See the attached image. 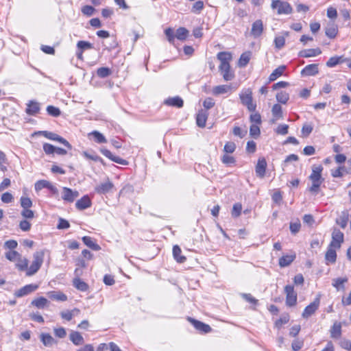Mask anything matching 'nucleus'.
<instances>
[{"label": "nucleus", "instance_id": "f257e3e1", "mask_svg": "<svg viewBox=\"0 0 351 351\" xmlns=\"http://www.w3.org/2000/svg\"><path fill=\"white\" fill-rule=\"evenodd\" d=\"M322 171L323 167L320 165L312 166V172L309 176V180L311 181L312 185L308 190L313 194L318 193L319 187L324 180L322 177Z\"/></svg>", "mask_w": 351, "mask_h": 351}, {"label": "nucleus", "instance_id": "f03ea898", "mask_svg": "<svg viewBox=\"0 0 351 351\" xmlns=\"http://www.w3.org/2000/svg\"><path fill=\"white\" fill-rule=\"evenodd\" d=\"M45 250H40L36 252L34 255L33 258L34 260L29 266L28 267L27 271L26 272V275L28 276H31L34 275L40 268L45 256Z\"/></svg>", "mask_w": 351, "mask_h": 351}, {"label": "nucleus", "instance_id": "7ed1b4c3", "mask_svg": "<svg viewBox=\"0 0 351 351\" xmlns=\"http://www.w3.org/2000/svg\"><path fill=\"white\" fill-rule=\"evenodd\" d=\"M239 98L241 104L246 106L249 111L255 112L256 104L253 102L252 91L250 88L242 90L239 94Z\"/></svg>", "mask_w": 351, "mask_h": 351}, {"label": "nucleus", "instance_id": "20e7f679", "mask_svg": "<svg viewBox=\"0 0 351 351\" xmlns=\"http://www.w3.org/2000/svg\"><path fill=\"white\" fill-rule=\"evenodd\" d=\"M271 8L273 10H277L278 14H289L293 12L291 5L288 2L282 0H273Z\"/></svg>", "mask_w": 351, "mask_h": 351}, {"label": "nucleus", "instance_id": "39448f33", "mask_svg": "<svg viewBox=\"0 0 351 351\" xmlns=\"http://www.w3.org/2000/svg\"><path fill=\"white\" fill-rule=\"evenodd\" d=\"M344 241L343 233L337 228H333L332 230V240L330 243V246L337 247V249L341 247V244Z\"/></svg>", "mask_w": 351, "mask_h": 351}, {"label": "nucleus", "instance_id": "423d86ee", "mask_svg": "<svg viewBox=\"0 0 351 351\" xmlns=\"http://www.w3.org/2000/svg\"><path fill=\"white\" fill-rule=\"evenodd\" d=\"M38 134H42L45 138L58 141L62 144H63L65 147H66L69 149H71L72 146L67 141L65 138L61 137L60 136L58 135L56 133L48 132V131H40L38 132Z\"/></svg>", "mask_w": 351, "mask_h": 351}, {"label": "nucleus", "instance_id": "0eeeda50", "mask_svg": "<svg viewBox=\"0 0 351 351\" xmlns=\"http://www.w3.org/2000/svg\"><path fill=\"white\" fill-rule=\"evenodd\" d=\"M286 293V304L289 306H293L297 302V293L294 291L293 286L287 285L285 287Z\"/></svg>", "mask_w": 351, "mask_h": 351}, {"label": "nucleus", "instance_id": "6e6552de", "mask_svg": "<svg viewBox=\"0 0 351 351\" xmlns=\"http://www.w3.org/2000/svg\"><path fill=\"white\" fill-rule=\"evenodd\" d=\"M320 300L319 298L315 299V300L311 302L309 305L306 306L304 308L302 316L303 318L307 319L313 315L315 311L318 309L319 306Z\"/></svg>", "mask_w": 351, "mask_h": 351}, {"label": "nucleus", "instance_id": "1a4fd4ad", "mask_svg": "<svg viewBox=\"0 0 351 351\" xmlns=\"http://www.w3.org/2000/svg\"><path fill=\"white\" fill-rule=\"evenodd\" d=\"M62 198L68 202H73L75 199L79 196V192L77 191H73L67 187L62 188Z\"/></svg>", "mask_w": 351, "mask_h": 351}, {"label": "nucleus", "instance_id": "9d476101", "mask_svg": "<svg viewBox=\"0 0 351 351\" xmlns=\"http://www.w3.org/2000/svg\"><path fill=\"white\" fill-rule=\"evenodd\" d=\"M38 288V285L36 284H29L23 287H21L20 289H19L15 293V296L18 298H21L25 295H27L36 290H37Z\"/></svg>", "mask_w": 351, "mask_h": 351}, {"label": "nucleus", "instance_id": "9b49d317", "mask_svg": "<svg viewBox=\"0 0 351 351\" xmlns=\"http://www.w3.org/2000/svg\"><path fill=\"white\" fill-rule=\"evenodd\" d=\"M263 23L262 20L258 19L255 21L252 25L251 28V35L254 38H258L261 36L263 32Z\"/></svg>", "mask_w": 351, "mask_h": 351}, {"label": "nucleus", "instance_id": "f8f14e48", "mask_svg": "<svg viewBox=\"0 0 351 351\" xmlns=\"http://www.w3.org/2000/svg\"><path fill=\"white\" fill-rule=\"evenodd\" d=\"M189 322L193 324L195 328L203 333H208L212 330L211 327L200 321L195 320L193 318H189Z\"/></svg>", "mask_w": 351, "mask_h": 351}, {"label": "nucleus", "instance_id": "ddd939ff", "mask_svg": "<svg viewBox=\"0 0 351 351\" xmlns=\"http://www.w3.org/2000/svg\"><path fill=\"white\" fill-rule=\"evenodd\" d=\"M101 152L102 153L103 155H104L106 157H107L108 158H109L110 160H111L112 161H113L114 162H117L120 165H127L128 164V162L125 160H124L119 156H116L113 155L111 153V152L107 149H101Z\"/></svg>", "mask_w": 351, "mask_h": 351}, {"label": "nucleus", "instance_id": "4468645a", "mask_svg": "<svg viewBox=\"0 0 351 351\" xmlns=\"http://www.w3.org/2000/svg\"><path fill=\"white\" fill-rule=\"evenodd\" d=\"M112 187L113 184L110 181L107 180L97 185L95 187V191L99 194H106L108 193Z\"/></svg>", "mask_w": 351, "mask_h": 351}, {"label": "nucleus", "instance_id": "2eb2a0df", "mask_svg": "<svg viewBox=\"0 0 351 351\" xmlns=\"http://www.w3.org/2000/svg\"><path fill=\"white\" fill-rule=\"evenodd\" d=\"M318 64H312L306 66L301 71L303 76H313L318 73Z\"/></svg>", "mask_w": 351, "mask_h": 351}, {"label": "nucleus", "instance_id": "dca6fc26", "mask_svg": "<svg viewBox=\"0 0 351 351\" xmlns=\"http://www.w3.org/2000/svg\"><path fill=\"white\" fill-rule=\"evenodd\" d=\"M267 162L264 158H259L256 166V173L260 178H263L265 174Z\"/></svg>", "mask_w": 351, "mask_h": 351}, {"label": "nucleus", "instance_id": "f3484780", "mask_svg": "<svg viewBox=\"0 0 351 351\" xmlns=\"http://www.w3.org/2000/svg\"><path fill=\"white\" fill-rule=\"evenodd\" d=\"M322 51L319 48L308 49L300 51L298 53L299 56L303 58H311L321 54Z\"/></svg>", "mask_w": 351, "mask_h": 351}, {"label": "nucleus", "instance_id": "a211bd4d", "mask_svg": "<svg viewBox=\"0 0 351 351\" xmlns=\"http://www.w3.org/2000/svg\"><path fill=\"white\" fill-rule=\"evenodd\" d=\"M91 206V201L88 195L83 196L75 203V206L78 210H84Z\"/></svg>", "mask_w": 351, "mask_h": 351}, {"label": "nucleus", "instance_id": "6ab92c4d", "mask_svg": "<svg viewBox=\"0 0 351 351\" xmlns=\"http://www.w3.org/2000/svg\"><path fill=\"white\" fill-rule=\"evenodd\" d=\"M296 255L295 253L291 254H286L282 256L279 259V265L280 267H285L291 265V263L295 260Z\"/></svg>", "mask_w": 351, "mask_h": 351}, {"label": "nucleus", "instance_id": "aec40b11", "mask_svg": "<svg viewBox=\"0 0 351 351\" xmlns=\"http://www.w3.org/2000/svg\"><path fill=\"white\" fill-rule=\"evenodd\" d=\"M47 295L51 300L56 301L64 302L67 300V296L61 291H49L47 293Z\"/></svg>", "mask_w": 351, "mask_h": 351}, {"label": "nucleus", "instance_id": "412c9836", "mask_svg": "<svg viewBox=\"0 0 351 351\" xmlns=\"http://www.w3.org/2000/svg\"><path fill=\"white\" fill-rule=\"evenodd\" d=\"M208 113L204 110H201L197 114L196 123L200 128H204L206 125V122L208 118Z\"/></svg>", "mask_w": 351, "mask_h": 351}, {"label": "nucleus", "instance_id": "4be33fe9", "mask_svg": "<svg viewBox=\"0 0 351 351\" xmlns=\"http://www.w3.org/2000/svg\"><path fill=\"white\" fill-rule=\"evenodd\" d=\"M349 219V214L347 210L341 212L339 217L336 219V223L338 224L341 228L344 229L348 224Z\"/></svg>", "mask_w": 351, "mask_h": 351}, {"label": "nucleus", "instance_id": "5701e85b", "mask_svg": "<svg viewBox=\"0 0 351 351\" xmlns=\"http://www.w3.org/2000/svg\"><path fill=\"white\" fill-rule=\"evenodd\" d=\"M82 241L87 247L92 249L93 250L99 251L101 250L100 246L90 237H83Z\"/></svg>", "mask_w": 351, "mask_h": 351}, {"label": "nucleus", "instance_id": "b1692460", "mask_svg": "<svg viewBox=\"0 0 351 351\" xmlns=\"http://www.w3.org/2000/svg\"><path fill=\"white\" fill-rule=\"evenodd\" d=\"M165 104L171 106H175L177 108H181L183 106L184 101L180 97H169L165 101Z\"/></svg>", "mask_w": 351, "mask_h": 351}, {"label": "nucleus", "instance_id": "393cba45", "mask_svg": "<svg viewBox=\"0 0 351 351\" xmlns=\"http://www.w3.org/2000/svg\"><path fill=\"white\" fill-rule=\"evenodd\" d=\"M231 90V86L224 84V85H219L213 88L212 89V93L214 95H219L222 94H225L228 93Z\"/></svg>", "mask_w": 351, "mask_h": 351}, {"label": "nucleus", "instance_id": "a878e982", "mask_svg": "<svg viewBox=\"0 0 351 351\" xmlns=\"http://www.w3.org/2000/svg\"><path fill=\"white\" fill-rule=\"evenodd\" d=\"M330 337L333 339H339L341 335V324L339 322H335L330 328Z\"/></svg>", "mask_w": 351, "mask_h": 351}, {"label": "nucleus", "instance_id": "bb28decb", "mask_svg": "<svg viewBox=\"0 0 351 351\" xmlns=\"http://www.w3.org/2000/svg\"><path fill=\"white\" fill-rule=\"evenodd\" d=\"M348 280V278L347 277L335 278L332 280V285L337 291L344 290L345 289L344 284L346 282H347Z\"/></svg>", "mask_w": 351, "mask_h": 351}, {"label": "nucleus", "instance_id": "cd10ccee", "mask_svg": "<svg viewBox=\"0 0 351 351\" xmlns=\"http://www.w3.org/2000/svg\"><path fill=\"white\" fill-rule=\"evenodd\" d=\"M40 110V104L36 101H30L27 104L26 112L30 115H34L38 113Z\"/></svg>", "mask_w": 351, "mask_h": 351}, {"label": "nucleus", "instance_id": "c85d7f7f", "mask_svg": "<svg viewBox=\"0 0 351 351\" xmlns=\"http://www.w3.org/2000/svg\"><path fill=\"white\" fill-rule=\"evenodd\" d=\"M337 32H338L337 27L334 23L328 24L325 29L326 35L330 38H335L337 34Z\"/></svg>", "mask_w": 351, "mask_h": 351}, {"label": "nucleus", "instance_id": "c756f323", "mask_svg": "<svg viewBox=\"0 0 351 351\" xmlns=\"http://www.w3.org/2000/svg\"><path fill=\"white\" fill-rule=\"evenodd\" d=\"M285 69H286V66H283V65L280 66L278 68H276L269 75V81L273 82V81L276 80L278 77H280L283 74V72L285 71Z\"/></svg>", "mask_w": 351, "mask_h": 351}, {"label": "nucleus", "instance_id": "7c9ffc66", "mask_svg": "<svg viewBox=\"0 0 351 351\" xmlns=\"http://www.w3.org/2000/svg\"><path fill=\"white\" fill-rule=\"evenodd\" d=\"M336 249L337 247L328 246V248L327 250V252L326 253V259L330 262V263H335L336 261L337 258V253H336Z\"/></svg>", "mask_w": 351, "mask_h": 351}, {"label": "nucleus", "instance_id": "2f4dec72", "mask_svg": "<svg viewBox=\"0 0 351 351\" xmlns=\"http://www.w3.org/2000/svg\"><path fill=\"white\" fill-rule=\"evenodd\" d=\"M69 337L70 340L76 346L82 345L84 343V338L78 332H72Z\"/></svg>", "mask_w": 351, "mask_h": 351}, {"label": "nucleus", "instance_id": "473e14b6", "mask_svg": "<svg viewBox=\"0 0 351 351\" xmlns=\"http://www.w3.org/2000/svg\"><path fill=\"white\" fill-rule=\"evenodd\" d=\"M181 249L178 245H174L173 247V255L178 263H182L186 261V257L181 256Z\"/></svg>", "mask_w": 351, "mask_h": 351}, {"label": "nucleus", "instance_id": "72a5a7b5", "mask_svg": "<svg viewBox=\"0 0 351 351\" xmlns=\"http://www.w3.org/2000/svg\"><path fill=\"white\" fill-rule=\"evenodd\" d=\"M73 286L81 291H86L88 289V285L79 278L73 279Z\"/></svg>", "mask_w": 351, "mask_h": 351}, {"label": "nucleus", "instance_id": "f704fd0d", "mask_svg": "<svg viewBox=\"0 0 351 351\" xmlns=\"http://www.w3.org/2000/svg\"><path fill=\"white\" fill-rule=\"evenodd\" d=\"M49 303V301L44 297L36 298L32 301L31 304L38 308H43Z\"/></svg>", "mask_w": 351, "mask_h": 351}, {"label": "nucleus", "instance_id": "c9c22d12", "mask_svg": "<svg viewBox=\"0 0 351 351\" xmlns=\"http://www.w3.org/2000/svg\"><path fill=\"white\" fill-rule=\"evenodd\" d=\"M250 58H251V52L250 51H246V52L243 53L239 60V62H238L239 66H240V67L245 66L248 64V62L250 60Z\"/></svg>", "mask_w": 351, "mask_h": 351}, {"label": "nucleus", "instance_id": "e433bc0d", "mask_svg": "<svg viewBox=\"0 0 351 351\" xmlns=\"http://www.w3.org/2000/svg\"><path fill=\"white\" fill-rule=\"evenodd\" d=\"M16 261L17 262L16 263V267L18 268L19 270L27 271L28 260L26 258H22V256H20Z\"/></svg>", "mask_w": 351, "mask_h": 351}, {"label": "nucleus", "instance_id": "4c0bfd02", "mask_svg": "<svg viewBox=\"0 0 351 351\" xmlns=\"http://www.w3.org/2000/svg\"><path fill=\"white\" fill-rule=\"evenodd\" d=\"M346 61L343 56H332L329 58L326 62V66L328 67H334L341 62Z\"/></svg>", "mask_w": 351, "mask_h": 351}, {"label": "nucleus", "instance_id": "58836bf2", "mask_svg": "<svg viewBox=\"0 0 351 351\" xmlns=\"http://www.w3.org/2000/svg\"><path fill=\"white\" fill-rule=\"evenodd\" d=\"M217 58L220 61L221 64L230 63L232 59V55L229 52L221 51L218 53Z\"/></svg>", "mask_w": 351, "mask_h": 351}, {"label": "nucleus", "instance_id": "ea45409f", "mask_svg": "<svg viewBox=\"0 0 351 351\" xmlns=\"http://www.w3.org/2000/svg\"><path fill=\"white\" fill-rule=\"evenodd\" d=\"M301 223L298 219H295L290 222L289 229L293 234H296L300 230Z\"/></svg>", "mask_w": 351, "mask_h": 351}, {"label": "nucleus", "instance_id": "a19ab883", "mask_svg": "<svg viewBox=\"0 0 351 351\" xmlns=\"http://www.w3.org/2000/svg\"><path fill=\"white\" fill-rule=\"evenodd\" d=\"M40 340L45 346H51L54 343V339L49 334H42Z\"/></svg>", "mask_w": 351, "mask_h": 351}, {"label": "nucleus", "instance_id": "79ce46f5", "mask_svg": "<svg viewBox=\"0 0 351 351\" xmlns=\"http://www.w3.org/2000/svg\"><path fill=\"white\" fill-rule=\"evenodd\" d=\"M272 114L276 118V120L282 118V110L280 105L274 104L271 109Z\"/></svg>", "mask_w": 351, "mask_h": 351}, {"label": "nucleus", "instance_id": "37998d69", "mask_svg": "<svg viewBox=\"0 0 351 351\" xmlns=\"http://www.w3.org/2000/svg\"><path fill=\"white\" fill-rule=\"evenodd\" d=\"M276 97L278 102L285 104L289 99V95L286 91H280L276 94Z\"/></svg>", "mask_w": 351, "mask_h": 351}, {"label": "nucleus", "instance_id": "c03bdc74", "mask_svg": "<svg viewBox=\"0 0 351 351\" xmlns=\"http://www.w3.org/2000/svg\"><path fill=\"white\" fill-rule=\"evenodd\" d=\"M189 34V31L184 27H180L176 30V37L180 40H185Z\"/></svg>", "mask_w": 351, "mask_h": 351}, {"label": "nucleus", "instance_id": "a18cd8bd", "mask_svg": "<svg viewBox=\"0 0 351 351\" xmlns=\"http://www.w3.org/2000/svg\"><path fill=\"white\" fill-rule=\"evenodd\" d=\"M90 135H92L94 137L95 141L99 143H104L107 142L105 136L98 131H93L90 133Z\"/></svg>", "mask_w": 351, "mask_h": 351}, {"label": "nucleus", "instance_id": "49530a36", "mask_svg": "<svg viewBox=\"0 0 351 351\" xmlns=\"http://www.w3.org/2000/svg\"><path fill=\"white\" fill-rule=\"evenodd\" d=\"M49 186V181L45 180H40L37 181L35 183V190L36 191H40L43 189H45V188L47 189Z\"/></svg>", "mask_w": 351, "mask_h": 351}, {"label": "nucleus", "instance_id": "de8ad7c7", "mask_svg": "<svg viewBox=\"0 0 351 351\" xmlns=\"http://www.w3.org/2000/svg\"><path fill=\"white\" fill-rule=\"evenodd\" d=\"M313 127L311 124L309 123H305L303 125L301 133L302 135L304 137L308 136L313 131Z\"/></svg>", "mask_w": 351, "mask_h": 351}, {"label": "nucleus", "instance_id": "09e8293b", "mask_svg": "<svg viewBox=\"0 0 351 351\" xmlns=\"http://www.w3.org/2000/svg\"><path fill=\"white\" fill-rule=\"evenodd\" d=\"M261 133L260 128L258 125L256 124H252L250 128V135L254 138H256Z\"/></svg>", "mask_w": 351, "mask_h": 351}, {"label": "nucleus", "instance_id": "8fccbe9b", "mask_svg": "<svg viewBox=\"0 0 351 351\" xmlns=\"http://www.w3.org/2000/svg\"><path fill=\"white\" fill-rule=\"evenodd\" d=\"M21 206L24 208H29L32 206V202L30 198L27 197H21L20 199Z\"/></svg>", "mask_w": 351, "mask_h": 351}, {"label": "nucleus", "instance_id": "3c124183", "mask_svg": "<svg viewBox=\"0 0 351 351\" xmlns=\"http://www.w3.org/2000/svg\"><path fill=\"white\" fill-rule=\"evenodd\" d=\"M242 210V205L239 203L234 204L232 210V216L233 217H238L240 216Z\"/></svg>", "mask_w": 351, "mask_h": 351}, {"label": "nucleus", "instance_id": "603ef678", "mask_svg": "<svg viewBox=\"0 0 351 351\" xmlns=\"http://www.w3.org/2000/svg\"><path fill=\"white\" fill-rule=\"evenodd\" d=\"M236 149V145L234 142H227L223 147V151L226 154H232L235 151Z\"/></svg>", "mask_w": 351, "mask_h": 351}, {"label": "nucleus", "instance_id": "864d4df0", "mask_svg": "<svg viewBox=\"0 0 351 351\" xmlns=\"http://www.w3.org/2000/svg\"><path fill=\"white\" fill-rule=\"evenodd\" d=\"M111 73L110 70L107 67L99 68L97 71V74L100 77H106Z\"/></svg>", "mask_w": 351, "mask_h": 351}, {"label": "nucleus", "instance_id": "5fc2aeb1", "mask_svg": "<svg viewBox=\"0 0 351 351\" xmlns=\"http://www.w3.org/2000/svg\"><path fill=\"white\" fill-rule=\"evenodd\" d=\"M21 254L16 251L12 250L5 253V257L10 261H16Z\"/></svg>", "mask_w": 351, "mask_h": 351}, {"label": "nucleus", "instance_id": "6e6d98bb", "mask_svg": "<svg viewBox=\"0 0 351 351\" xmlns=\"http://www.w3.org/2000/svg\"><path fill=\"white\" fill-rule=\"evenodd\" d=\"M289 125L287 124H280L275 130L276 133L280 135L288 134Z\"/></svg>", "mask_w": 351, "mask_h": 351}, {"label": "nucleus", "instance_id": "4d7b16f0", "mask_svg": "<svg viewBox=\"0 0 351 351\" xmlns=\"http://www.w3.org/2000/svg\"><path fill=\"white\" fill-rule=\"evenodd\" d=\"M47 111L49 115L55 117H57L60 114V109L53 106H48L47 108Z\"/></svg>", "mask_w": 351, "mask_h": 351}, {"label": "nucleus", "instance_id": "13d9d810", "mask_svg": "<svg viewBox=\"0 0 351 351\" xmlns=\"http://www.w3.org/2000/svg\"><path fill=\"white\" fill-rule=\"evenodd\" d=\"M252 113L250 117V120L252 124L260 125L261 123V117L258 112Z\"/></svg>", "mask_w": 351, "mask_h": 351}, {"label": "nucleus", "instance_id": "bf43d9fd", "mask_svg": "<svg viewBox=\"0 0 351 351\" xmlns=\"http://www.w3.org/2000/svg\"><path fill=\"white\" fill-rule=\"evenodd\" d=\"M77 47L80 51H83V50L91 49L92 44L88 41L80 40L77 42Z\"/></svg>", "mask_w": 351, "mask_h": 351}, {"label": "nucleus", "instance_id": "052dcab7", "mask_svg": "<svg viewBox=\"0 0 351 351\" xmlns=\"http://www.w3.org/2000/svg\"><path fill=\"white\" fill-rule=\"evenodd\" d=\"M274 44L276 48L278 49H282L285 45V38L284 36H276L274 39Z\"/></svg>", "mask_w": 351, "mask_h": 351}, {"label": "nucleus", "instance_id": "680f3d73", "mask_svg": "<svg viewBox=\"0 0 351 351\" xmlns=\"http://www.w3.org/2000/svg\"><path fill=\"white\" fill-rule=\"evenodd\" d=\"M221 161L223 164L230 166L235 162V159L227 154H224L221 158Z\"/></svg>", "mask_w": 351, "mask_h": 351}, {"label": "nucleus", "instance_id": "e2e57ef3", "mask_svg": "<svg viewBox=\"0 0 351 351\" xmlns=\"http://www.w3.org/2000/svg\"><path fill=\"white\" fill-rule=\"evenodd\" d=\"M21 214L25 219H31L34 217V211L30 210L29 208L23 209Z\"/></svg>", "mask_w": 351, "mask_h": 351}, {"label": "nucleus", "instance_id": "0e129e2a", "mask_svg": "<svg viewBox=\"0 0 351 351\" xmlns=\"http://www.w3.org/2000/svg\"><path fill=\"white\" fill-rule=\"evenodd\" d=\"M95 8L91 5H84L82 8V12L88 16H90L94 14Z\"/></svg>", "mask_w": 351, "mask_h": 351}, {"label": "nucleus", "instance_id": "69168bd1", "mask_svg": "<svg viewBox=\"0 0 351 351\" xmlns=\"http://www.w3.org/2000/svg\"><path fill=\"white\" fill-rule=\"evenodd\" d=\"M214 99L211 97H207L203 101V106L206 110L212 108L215 106Z\"/></svg>", "mask_w": 351, "mask_h": 351}, {"label": "nucleus", "instance_id": "338daca9", "mask_svg": "<svg viewBox=\"0 0 351 351\" xmlns=\"http://www.w3.org/2000/svg\"><path fill=\"white\" fill-rule=\"evenodd\" d=\"M13 199L14 198H13L12 195L9 192H5V193H3L1 195V201L3 203H6V204L12 202Z\"/></svg>", "mask_w": 351, "mask_h": 351}, {"label": "nucleus", "instance_id": "774afa93", "mask_svg": "<svg viewBox=\"0 0 351 351\" xmlns=\"http://www.w3.org/2000/svg\"><path fill=\"white\" fill-rule=\"evenodd\" d=\"M19 228L24 232L29 231L31 228V223L26 219L22 220L19 223Z\"/></svg>", "mask_w": 351, "mask_h": 351}]
</instances>
